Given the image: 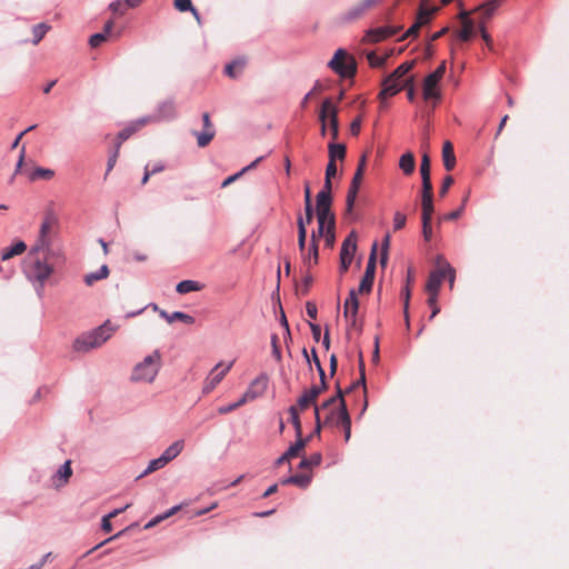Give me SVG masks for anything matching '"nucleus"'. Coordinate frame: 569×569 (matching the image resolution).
Wrapping results in <instances>:
<instances>
[{"label": "nucleus", "instance_id": "1", "mask_svg": "<svg viewBox=\"0 0 569 569\" xmlns=\"http://www.w3.org/2000/svg\"><path fill=\"white\" fill-rule=\"evenodd\" d=\"M59 257H61V253L53 249L47 251L44 248L31 247L29 250L24 260L23 272L38 291L44 287L54 272L50 259Z\"/></svg>", "mask_w": 569, "mask_h": 569}, {"label": "nucleus", "instance_id": "2", "mask_svg": "<svg viewBox=\"0 0 569 569\" xmlns=\"http://www.w3.org/2000/svg\"><path fill=\"white\" fill-rule=\"evenodd\" d=\"M163 366L162 352L159 349L150 350L137 358L129 373L130 382L134 385H152Z\"/></svg>", "mask_w": 569, "mask_h": 569}, {"label": "nucleus", "instance_id": "3", "mask_svg": "<svg viewBox=\"0 0 569 569\" xmlns=\"http://www.w3.org/2000/svg\"><path fill=\"white\" fill-rule=\"evenodd\" d=\"M114 322H102L97 328L80 335L73 343L77 351L87 352L102 346L117 330Z\"/></svg>", "mask_w": 569, "mask_h": 569}, {"label": "nucleus", "instance_id": "4", "mask_svg": "<svg viewBox=\"0 0 569 569\" xmlns=\"http://www.w3.org/2000/svg\"><path fill=\"white\" fill-rule=\"evenodd\" d=\"M456 272L455 269L443 260L438 261V268L432 271L429 276V279L426 284V290L429 295L428 302L432 308L431 318L436 317L438 312V308L436 307V299L441 286V282L445 278L449 279L450 287L453 286Z\"/></svg>", "mask_w": 569, "mask_h": 569}, {"label": "nucleus", "instance_id": "5", "mask_svg": "<svg viewBox=\"0 0 569 569\" xmlns=\"http://www.w3.org/2000/svg\"><path fill=\"white\" fill-rule=\"evenodd\" d=\"M413 61L401 63L392 73H390L382 82V89L379 92V99L392 97L400 92L409 83L413 82V78L408 76L413 68Z\"/></svg>", "mask_w": 569, "mask_h": 569}, {"label": "nucleus", "instance_id": "6", "mask_svg": "<svg viewBox=\"0 0 569 569\" xmlns=\"http://www.w3.org/2000/svg\"><path fill=\"white\" fill-rule=\"evenodd\" d=\"M328 67L342 78H351L357 71L355 58L343 49H338L335 52Z\"/></svg>", "mask_w": 569, "mask_h": 569}, {"label": "nucleus", "instance_id": "7", "mask_svg": "<svg viewBox=\"0 0 569 569\" xmlns=\"http://www.w3.org/2000/svg\"><path fill=\"white\" fill-rule=\"evenodd\" d=\"M58 217L53 210H47L43 214L38 238L32 247L44 248L47 251H50L52 239L51 231L53 228L58 226Z\"/></svg>", "mask_w": 569, "mask_h": 569}, {"label": "nucleus", "instance_id": "8", "mask_svg": "<svg viewBox=\"0 0 569 569\" xmlns=\"http://www.w3.org/2000/svg\"><path fill=\"white\" fill-rule=\"evenodd\" d=\"M321 410L329 411L326 416V420L328 422L340 425L345 422V419L341 417L342 412L345 415H349L346 408V403L342 397V391L338 389V392L336 396L329 398L326 400L322 406Z\"/></svg>", "mask_w": 569, "mask_h": 569}, {"label": "nucleus", "instance_id": "9", "mask_svg": "<svg viewBox=\"0 0 569 569\" xmlns=\"http://www.w3.org/2000/svg\"><path fill=\"white\" fill-rule=\"evenodd\" d=\"M233 363H234V360H230L227 362L226 361L218 362L211 369V371L208 373V376L204 380V383H203L202 392L210 393L221 382V380L226 377V375L230 371Z\"/></svg>", "mask_w": 569, "mask_h": 569}, {"label": "nucleus", "instance_id": "10", "mask_svg": "<svg viewBox=\"0 0 569 569\" xmlns=\"http://www.w3.org/2000/svg\"><path fill=\"white\" fill-rule=\"evenodd\" d=\"M366 162H367V156L363 154L359 160L358 168L353 174L351 184L348 190V194H347V211L348 212H351V210L355 206L357 194H358V191H359L361 182H362L363 172L366 169Z\"/></svg>", "mask_w": 569, "mask_h": 569}, {"label": "nucleus", "instance_id": "11", "mask_svg": "<svg viewBox=\"0 0 569 569\" xmlns=\"http://www.w3.org/2000/svg\"><path fill=\"white\" fill-rule=\"evenodd\" d=\"M317 220L318 236L325 238L328 247H332L335 244V216L332 211L327 212L326 216L317 212Z\"/></svg>", "mask_w": 569, "mask_h": 569}, {"label": "nucleus", "instance_id": "12", "mask_svg": "<svg viewBox=\"0 0 569 569\" xmlns=\"http://www.w3.org/2000/svg\"><path fill=\"white\" fill-rule=\"evenodd\" d=\"M319 119L321 122L328 121L332 139H336L338 137V130H339V128H338V110H337V107L332 103V101L330 99H326L322 102Z\"/></svg>", "mask_w": 569, "mask_h": 569}, {"label": "nucleus", "instance_id": "13", "mask_svg": "<svg viewBox=\"0 0 569 569\" xmlns=\"http://www.w3.org/2000/svg\"><path fill=\"white\" fill-rule=\"evenodd\" d=\"M377 248H378V244H377V242H375L372 244V249H371V252L369 256L365 276L361 279L359 287H358V292H360V293H368L371 290L373 279H375Z\"/></svg>", "mask_w": 569, "mask_h": 569}, {"label": "nucleus", "instance_id": "14", "mask_svg": "<svg viewBox=\"0 0 569 569\" xmlns=\"http://www.w3.org/2000/svg\"><path fill=\"white\" fill-rule=\"evenodd\" d=\"M72 473L71 461H64L50 477V486L56 490L62 489L68 485Z\"/></svg>", "mask_w": 569, "mask_h": 569}, {"label": "nucleus", "instance_id": "15", "mask_svg": "<svg viewBox=\"0 0 569 569\" xmlns=\"http://www.w3.org/2000/svg\"><path fill=\"white\" fill-rule=\"evenodd\" d=\"M331 178H325V184L321 191L317 194L316 212H320L321 216H326L327 212L331 211Z\"/></svg>", "mask_w": 569, "mask_h": 569}, {"label": "nucleus", "instance_id": "16", "mask_svg": "<svg viewBox=\"0 0 569 569\" xmlns=\"http://www.w3.org/2000/svg\"><path fill=\"white\" fill-rule=\"evenodd\" d=\"M440 82V79L430 73L425 78L422 83V94L425 100L438 101L441 98Z\"/></svg>", "mask_w": 569, "mask_h": 569}, {"label": "nucleus", "instance_id": "17", "mask_svg": "<svg viewBox=\"0 0 569 569\" xmlns=\"http://www.w3.org/2000/svg\"><path fill=\"white\" fill-rule=\"evenodd\" d=\"M177 108L171 99L160 102L154 110V121H172L177 118Z\"/></svg>", "mask_w": 569, "mask_h": 569}, {"label": "nucleus", "instance_id": "18", "mask_svg": "<svg viewBox=\"0 0 569 569\" xmlns=\"http://www.w3.org/2000/svg\"><path fill=\"white\" fill-rule=\"evenodd\" d=\"M469 16L470 12L466 10L459 13L461 29L458 31V38L462 41L471 40L475 34V21Z\"/></svg>", "mask_w": 569, "mask_h": 569}, {"label": "nucleus", "instance_id": "19", "mask_svg": "<svg viewBox=\"0 0 569 569\" xmlns=\"http://www.w3.org/2000/svg\"><path fill=\"white\" fill-rule=\"evenodd\" d=\"M322 392V388L318 386H312L310 389L306 390L298 399L297 405L300 410L307 409L310 405L316 402L318 396Z\"/></svg>", "mask_w": 569, "mask_h": 569}, {"label": "nucleus", "instance_id": "20", "mask_svg": "<svg viewBox=\"0 0 569 569\" xmlns=\"http://www.w3.org/2000/svg\"><path fill=\"white\" fill-rule=\"evenodd\" d=\"M184 449V440L179 439L173 441L164 451L160 455L163 461L170 463L174 460Z\"/></svg>", "mask_w": 569, "mask_h": 569}, {"label": "nucleus", "instance_id": "21", "mask_svg": "<svg viewBox=\"0 0 569 569\" xmlns=\"http://www.w3.org/2000/svg\"><path fill=\"white\" fill-rule=\"evenodd\" d=\"M498 7V0H490L486 3L478 6L473 11L479 13L478 21H483L486 23V21H488L493 16Z\"/></svg>", "mask_w": 569, "mask_h": 569}, {"label": "nucleus", "instance_id": "22", "mask_svg": "<svg viewBox=\"0 0 569 569\" xmlns=\"http://www.w3.org/2000/svg\"><path fill=\"white\" fill-rule=\"evenodd\" d=\"M393 33L395 31L388 28L370 29L366 32L362 40L363 42L376 43L385 40L386 38L392 36Z\"/></svg>", "mask_w": 569, "mask_h": 569}, {"label": "nucleus", "instance_id": "23", "mask_svg": "<svg viewBox=\"0 0 569 569\" xmlns=\"http://www.w3.org/2000/svg\"><path fill=\"white\" fill-rule=\"evenodd\" d=\"M357 250V234L356 232H350V234L345 239L341 250H340V258H347L352 260L353 254Z\"/></svg>", "mask_w": 569, "mask_h": 569}, {"label": "nucleus", "instance_id": "24", "mask_svg": "<svg viewBox=\"0 0 569 569\" xmlns=\"http://www.w3.org/2000/svg\"><path fill=\"white\" fill-rule=\"evenodd\" d=\"M302 254L303 264L307 269L312 268L318 263V244L310 243L309 247L305 244V250H300Z\"/></svg>", "mask_w": 569, "mask_h": 569}, {"label": "nucleus", "instance_id": "25", "mask_svg": "<svg viewBox=\"0 0 569 569\" xmlns=\"http://www.w3.org/2000/svg\"><path fill=\"white\" fill-rule=\"evenodd\" d=\"M26 250H27V244L23 241L19 240L16 243H13L12 246L4 248L1 251L0 258L2 261H7V260L13 258L14 256L22 254Z\"/></svg>", "mask_w": 569, "mask_h": 569}, {"label": "nucleus", "instance_id": "26", "mask_svg": "<svg viewBox=\"0 0 569 569\" xmlns=\"http://www.w3.org/2000/svg\"><path fill=\"white\" fill-rule=\"evenodd\" d=\"M246 66V60L242 58L236 59L224 67V73L232 79L238 78Z\"/></svg>", "mask_w": 569, "mask_h": 569}, {"label": "nucleus", "instance_id": "27", "mask_svg": "<svg viewBox=\"0 0 569 569\" xmlns=\"http://www.w3.org/2000/svg\"><path fill=\"white\" fill-rule=\"evenodd\" d=\"M303 217H298L297 224H298V244L300 250H305V241L307 239V224H309L311 221H308V211L305 212Z\"/></svg>", "mask_w": 569, "mask_h": 569}, {"label": "nucleus", "instance_id": "28", "mask_svg": "<svg viewBox=\"0 0 569 569\" xmlns=\"http://www.w3.org/2000/svg\"><path fill=\"white\" fill-rule=\"evenodd\" d=\"M108 276L109 268L107 264H102L97 271L87 273L83 281L87 286H92L94 282L106 279Z\"/></svg>", "mask_w": 569, "mask_h": 569}, {"label": "nucleus", "instance_id": "29", "mask_svg": "<svg viewBox=\"0 0 569 569\" xmlns=\"http://www.w3.org/2000/svg\"><path fill=\"white\" fill-rule=\"evenodd\" d=\"M443 166L447 170H452L456 164V157L453 153V147L449 141L443 143L442 148Z\"/></svg>", "mask_w": 569, "mask_h": 569}, {"label": "nucleus", "instance_id": "30", "mask_svg": "<svg viewBox=\"0 0 569 569\" xmlns=\"http://www.w3.org/2000/svg\"><path fill=\"white\" fill-rule=\"evenodd\" d=\"M357 310H358L357 291L351 290L349 293V297L346 299V302H345V316L346 317H355L357 315Z\"/></svg>", "mask_w": 569, "mask_h": 569}, {"label": "nucleus", "instance_id": "31", "mask_svg": "<svg viewBox=\"0 0 569 569\" xmlns=\"http://www.w3.org/2000/svg\"><path fill=\"white\" fill-rule=\"evenodd\" d=\"M267 383H268V380L266 377H258L256 378L250 387L247 389L249 391V393L252 395V397L256 399L258 398L259 396L262 395V392L266 390L267 388Z\"/></svg>", "mask_w": 569, "mask_h": 569}, {"label": "nucleus", "instance_id": "32", "mask_svg": "<svg viewBox=\"0 0 569 569\" xmlns=\"http://www.w3.org/2000/svg\"><path fill=\"white\" fill-rule=\"evenodd\" d=\"M416 161L411 152H407L400 157L399 167L405 174H411L415 170Z\"/></svg>", "mask_w": 569, "mask_h": 569}, {"label": "nucleus", "instance_id": "33", "mask_svg": "<svg viewBox=\"0 0 569 569\" xmlns=\"http://www.w3.org/2000/svg\"><path fill=\"white\" fill-rule=\"evenodd\" d=\"M168 463L162 460V458L159 456L156 459H152L149 461L147 468L137 477V479H141L157 470H160L164 468Z\"/></svg>", "mask_w": 569, "mask_h": 569}, {"label": "nucleus", "instance_id": "34", "mask_svg": "<svg viewBox=\"0 0 569 569\" xmlns=\"http://www.w3.org/2000/svg\"><path fill=\"white\" fill-rule=\"evenodd\" d=\"M200 289H201V284L194 280L180 281L176 287L177 292L180 295H186L189 292L198 291Z\"/></svg>", "mask_w": 569, "mask_h": 569}, {"label": "nucleus", "instance_id": "35", "mask_svg": "<svg viewBox=\"0 0 569 569\" xmlns=\"http://www.w3.org/2000/svg\"><path fill=\"white\" fill-rule=\"evenodd\" d=\"M329 161L343 160L346 156V147L342 143H330L329 147Z\"/></svg>", "mask_w": 569, "mask_h": 569}, {"label": "nucleus", "instance_id": "36", "mask_svg": "<svg viewBox=\"0 0 569 569\" xmlns=\"http://www.w3.org/2000/svg\"><path fill=\"white\" fill-rule=\"evenodd\" d=\"M54 176V171L51 170V169H47V168H37L34 169L30 176H29V179L31 181H36V180H39V179H44V180H49L51 179L52 177Z\"/></svg>", "mask_w": 569, "mask_h": 569}, {"label": "nucleus", "instance_id": "37", "mask_svg": "<svg viewBox=\"0 0 569 569\" xmlns=\"http://www.w3.org/2000/svg\"><path fill=\"white\" fill-rule=\"evenodd\" d=\"M306 440H303L301 437H298V440L291 445L287 451L284 452V458L292 459L299 455V452L305 448Z\"/></svg>", "mask_w": 569, "mask_h": 569}, {"label": "nucleus", "instance_id": "38", "mask_svg": "<svg viewBox=\"0 0 569 569\" xmlns=\"http://www.w3.org/2000/svg\"><path fill=\"white\" fill-rule=\"evenodd\" d=\"M422 220H431L433 212L432 197H421Z\"/></svg>", "mask_w": 569, "mask_h": 569}, {"label": "nucleus", "instance_id": "39", "mask_svg": "<svg viewBox=\"0 0 569 569\" xmlns=\"http://www.w3.org/2000/svg\"><path fill=\"white\" fill-rule=\"evenodd\" d=\"M367 11L366 7L363 6V2L360 0L359 2L355 3L348 11H347V18L349 20H356L360 18L365 12Z\"/></svg>", "mask_w": 569, "mask_h": 569}, {"label": "nucleus", "instance_id": "40", "mask_svg": "<svg viewBox=\"0 0 569 569\" xmlns=\"http://www.w3.org/2000/svg\"><path fill=\"white\" fill-rule=\"evenodd\" d=\"M321 459H322L321 453L316 452V453L311 455L309 458H303L299 463V468L309 469V468L319 466L321 462Z\"/></svg>", "mask_w": 569, "mask_h": 569}, {"label": "nucleus", "instance_id": "41", "mask_svg": "<svg viewBox=\"0 0 569 569\" xmlns=\"http://www.w3.org/2000/svg\"><path fill=\"white\" fill-rule=\"evenodd\" d=\"M50 27L46 23H38L32 28L33 33V43L38 44L46 33L49 31Z\"/></svg>", "mask_w": 569, "mask_h": 569}, {"label": "nucleus", "instance_id": "42", "mask_svg": "<svg viewBox=\"0 0 569 569\" xmlns=\"http://www.w3.org/2000/svg\"><path fill=\"white\" fill-rule=\"evenodd\" d=\"M197 136V142L199 147H206L214 137V130L213 129H203L201 132L196 133Z\"/></svg>", "mask_w": 569, "mask_h": 569}, {"label": "nucleus", "instance_id": "43", "mask_svg": "<svg viewBox=\"0 0 569 569\" xmlns=\"http://www.w3.org/2000/svg\"><path fill=\"white\" fill-rule=\"evenodd\" d=\"M289 415H290L291 422L295 427V430L297 432V436L301 437V421L299 419L298 408L296 406H291L289 408Z\"/></svg>", "mask_w": 569, "mask_h": 569}, {"label": "nucleus", "instance_id": "44", "mask_svg": "<svg viewBox=\"0 0 569 569\" xmlns=\"http://www.w3.org/2000/svg\"><path fill=\"white\" fill-rule=\"evenodd\" d=\"M137 128L134 127V124L131 122L129 123L124 129H122L119 134H118V148H120V144L126 141L127 139H129L134 132H137Z\"/></svg>", "mask_w": 569, "mask_h": 569}, {"label": "nucleus", "instance_id": "45", "mask_svg": "<svg viewBox=\"0 0 569 569\" xmlns=\"http://www.w3.org/2000/svg\"><path fill=\"white\" fill-rule=\"evenodd\" d=\"M367 60L372 68H381L387 61L386 57H379L373 51L367 53Z\"/></svg>", "mask_w": 569, "mask_h": 569}, {"label": "nucleus", "instance_id": "46", "mask_svg": "<svg viewBox=\"0 0 569 569\" xmlns=\"http://www.w3.org/2000/svg\"><path fill=\"white\" fill-rule=\"evenodd\" d=\"M174 7L179 11H192L193 16L199 20L197 10L192 7L191 0H174Z\"/></svg>", "mask_w": 569, "mask_h": 569}, {"label": "nucleus", "instance_id": "47", "mask_svg": "<svg viewBox=\"0 0 569 569\" xmlns=\"http://www.w3.org/2000/svg\"><path fill=\"white\" fill-rule=\"evenodd\" d=\"M158 308L156 306H148L143 309H139L137 311L129 312L127 317H137L140 315H144L146 317L154 318L158 313Z\"/></svg>", "mask_w": 569, "mask_h": 569}, {"label": "nucleus", "instance_id": "48", "mask_svg": "<svg viewBox=\"0 0 569 569\" xmlns=\"http://www.w3.org/2000/svg\"><path fill=\"white\" fill-rule=\"evenodd\" d=\"M389 246H390V234L387 233L382 240V243H381V259H380V262L382 266H385L388 261V251H389Z\"/></svg>", "mask_w": 569, "mask_h": 569}, {"label": "nucleus", "instance_id": "49", "mask_svg": "<svg viewBox=\"0 0 569 569\" xmlns=\"http://www.w3.org/2000/svg\"><path fill=\"white\" fill-rule=\"evenodd\" d=\"M433 12H435V9H421L417 17L418 24L423 26V24L428 23L430 21Z\"/></svg>", "mask_w": 569, "mask_h": 569}, {"label": "nucleus", "instance_id": "50", "mask_svg": "<svg viewBox=\"0 0 569 569\" xmlns=\"http://www.w3.org/2000/svg\"><path fill=\"white\" fill-rule=\"evenodd\" d=\"M421 178H430V159L427 153H423L420 164Z\"/></svg>", "mask_w": 569, "mask_h": 569}, {"label": "nucleus", "instance_id": "51", "mask_svg": "<svg viewBox=\"0 0 569 569\" xmlns=\"http://www.w3.org/2000/svg\"><path fill=\"white\" fill-rule=\"evenodd\" d=\"M305 202H306L305 210L308 211V221H312L313 210H312L311 194H310L309 186H307L306 190H305Z\"/></svg>", "mask_w": 569, "mask_h": 569}, {"label": "nucleus", "instance_id": "52", "mask_svg": "<svg viewBox=\"0 0 569 569\" xmlns=\"http://www.w3.org/2000/svg\"><path fill=\"white\" fill-rule=\"evenodd\" d=\"M407 216L400 211H396L393 214V229L400 230L406 226Z\"/></svg>", "mask_w": 569, "mask_h": 569}, {"label": "nucleus", "instance_id": "53", "mask_svg": "<svg viewBox=\"0 0 569 569\" xmlns=\"http://www.w3.org/2000/svg\"><path fill=\"white\" fill-rule=\"evenodd\" d=\"M311 481V477L308 475H295L293 485L300 488H307Z\"/></svg>", "mask_w": 569, "mask_h": 569}, {"label": "nucleus", "instance_id": "54", "mask_svg": "<svg viewBox=\"0 0 569 569\" xmlns=\"http://www.w3.org/2000/svg\"><path fill=\"white\" fill-rule=\"evenodd\" d=\"M477 26H478V30H479V32L481 34L482 40L486 42V44L489 48H491L492 47V39H491L490 34L486 31L485 22L483 21H478Z\"/></svg>", "mask_w": 569, "mask_h": 569}, {"label": "nucleus", "instance_id": "55", "mask_svg": "<svg viewBox=\"0 0 569 569\" xmlns=\"http://www.w3.org/2000/svg\"><path fill=\"white\" fill-rule=\"evenodd\" d=\"M126 4L124 2L120 1V0H117V1H112L110 4H109V9L119 14V16H123L124 12H126Z\"/></svg>", "mask_w": 569, "mask_h": 569}, {"label": "nucleus", "instance_id": "56", "mask_svg": "<svg viewBox=\"0 0 569 569\" xmlns=\"http://www.w3.org/2000/svg\"><path fill=\"white\" fill-rule=\"evenodd\" d=\"M150 122H156L154 121V114L153 116H146V117H142V118H139V119L132 121V123L134 124L137 130H140L141 128H143L146 124H148Z\"/></svg>", "mask_w": 569, "mask_h": 569}, {"label": "nucleus", "instance_id": "57", "mask_svg": "<svg viewBox=\"0 0 569 569\" xmlns=\"http://www.w3.org/2000/svg\"><path fill=\"white\" fill-rule=\"evenodd\" d=\"M341 417L345 419V422L341 423L345 429V440L348 441L351 437V419L349 415H345L343 412Z\"/></svg>", "mask_w": 569, "mask_h": 569}, {"label": "nucleus", "instance_id": "58", "mask_svg": "<svg viewBox=\"0 0 569 569\" xmlns=\"http://www.w3.org/2000/svg\"><path fill=\"white\" fill-rule=\"evenodd\" d=\"M107 39L106 33L99 32L90 37L89 43L92 48L100 46Z\"/></svg>", "mask_w": 569, "mask_h": 569}, {"label": "nucleus", "instance_id": "59", "mask_svg": "<svg viewBox=\"0 0 569 569\" xmlns=\"http://www.w3.org/2000/svg\"><path fill=\"white\" fill-rule=\"evenodd\" d=\"M422 179V194L421 197H432V184L430 178Z\"/></svg>", "mask_w": 569, "mask_h": 569}, {"label": "nucleus", "instance_id": "60", "mask_svg": "<svg viewBox=\"0 0 569 569\" xmlns=\"http://www.w3.org/2000/svg\"><path fill=\"white\" fill-rule=\"evenodd\" d=\"M278 333H272L271 336V345H272V355L274 356V358L277 360H280L281 359V352H280V349H279V346H278Z\"/></svg>", "mask_w": 569, "mask_h": 569}, {"label": "nucleus", "instance_id": "61", "mask_svg": "<svg viewBox=\"0 0 569 569\" xmlns=\"http://www.w3.org/2000/svg\"><path fill=\"white\" fill-rule=\"evenodd\" d=\"M453 183V179L451 176H447L443 181H442V186L440 188V196L441 197H445L446 193L448 192L449 188L452 186Z\"/></svg>", "mask_w": 569, "mask_h": 569}, {"label": "nucleus", "instance_id": "62", "mask_svg": "<svg viewBox=\"0 0 569 569\" xmlns=\"http://www.w3.org/2000/svg\"><path fill=\"white\" fill-rule=\"evenodd\" d=\"M118 153H119V148L117 147L116 150L113 151V153L108 159L107 173H109L113 169V167L117 162V159H118Z\"/></svg>", "mask_w": 569, "mask_h": 569}, {"label": "nucleus", "instance_id": "63", "mask_svg": "<svg viewBox=\"0 0 569 569\" xmlns=\"http://www.w3.org/2000/svg\"><path fill=\"white\" fill-rule=\"evenodd\" d=\"M430 222H431V220H422V232H423V237L427 241L430 240L431 234H432Z\"/></svg>", "mask_w": 569, "mask_h": 569}, {"label": "nucleus", "instance_id": "64", "mask_svg": "<svg viewBox=\"0 0 569 569\" xmlns=\"http://www.w3.org/2000/svg\"><path fill=\"white\" fill-rule=\"evenodd\" d=\"M166 520V518L163 517V515H158L156 517H153L150 521H148L146 525H144V529H151L153 527H156L157 525H159L161 521Z\"/></svg>", "mask_w": 569, "mask_h": 569}]
</instances>
